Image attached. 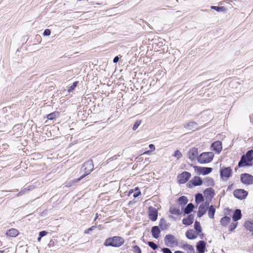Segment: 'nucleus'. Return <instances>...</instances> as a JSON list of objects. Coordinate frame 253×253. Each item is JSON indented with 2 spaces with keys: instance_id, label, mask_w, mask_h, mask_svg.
I'll list each match as a JSON object with an SVG mask.
<instances>
[{
  "instance_id": "nucleus-1",
  "label": "nucleus",
  "mask_w": 253,
  "mask_h": 253,
  "mask_svg": "<svg viewBox=\"0 0 253 253\" xmlns=\"http://www.w3.org/2000/svg\"><path fill=\"white\" fill-rule=\"evenodd\" d=\"M253 160V150H250L245 155L241 157V160L238 163L239 167L245 166L251 167L252 166L251 162Z\"/></svg>"
},
{
  "instance_id": "nucleus-2",
  "label": "nucleus",
  "mask_w": 253,
  "mask_h": 253,
  "mask_svg": "<svg viewBox=\"0 0 253 253\" xmlns=\"http://www.w3.org/2000/svg\"><path fill=\"white\" fill-rule=\"evenodd\" d=\"M125 243V240L120 236H114L107 238L104 243L105 246L120 247Z\"/></svg>"
},
{
  "instance_id": "nucleus-3",
  "label": "nucleus",
  "mask_w": 253,
  "mask_h": 253,
  "mask_svg": "<svg viewBox=\"0 0 253 253\" xmlns=\"http://www.w3.org/2000/svg\"><path fill=\"white\" fill-rule=\"evenodd\" d=\"M82 169H83V171H84V173L79 178L74 180V182H77L84 178L85 176L89 174L93 169V164L92 160H88L85 162Z\"/></svg>"
},
{
  "instance_id": "nucleus-4",
  "label": "nucleus",
  "mask_w": 253,
  "mask_h": 253,
  "mask_svg": "<svg viewBox=\"0 0 253 253\" xmlns=\"http://www.w3.org/2000/svg\"><path fill=\"white\" fill-rule=\"evenodd\" d=\"M214 154L212 152H204L197 157V160L200 164H206L212 161Z\"/></svg>"
},
{
  "instance_id": "nucleus-5",
  "label": "nucleus",
  "mask_w": 253,
  "mask_h": 253,
  "mask_svg": "<svg viewBox=\"0 0 253 253\" xmlns=\"http://www.w3.org/2000/svg\"><path fill=\"white\" fill-rule=\"evenodd\" d=\"M164 241L165 245L168 247H173L177 245L176 238L171 234L167 235L165 237Z\"/></svg>"
},
{
  "instance_id": "nucleus-6",
  "label": "nucleus",
  "mask_w": 253,
  "mask_h": 253,
  "mask_svg": "<svg viewBox=\"0 0 253 253\" xmlns=\"http://www.w3.org/2000/svg\"><path fill=\"white\" fill-rule=\"evenodd\" d=\"M195 170L198 174L206 175L212 171V169L208 167L194 166Z\"/></svg>"
},
{
  "instance_id": "nucleus-7",
  "label": "nucleus",
  "mask_w": 253,
  "mask_h": 253,
  "mask_svg": "<svg viewBox=\"0 0 253 253\" xmlns=\"http://www.w3.org/2000/svg\"><path fill=\"white\" fill-rule=\"evenodd\" d=\"M220 174L223 180H227L232 174V169L230 167L222 169L220 170Z\"/></svg>"
},
{
  "instance_id": "nucleus-8",
  "label": "nucleus",
  "mask_w": 253,
  "mask_h": 253,
  "mask_svg": "<svg viewBox=\"0 0 253 253\" xmlns=\"http://www.w3.org/2000/svg\"><path fill=\"white\" fill-rule=\"evenodd\" d=\"M241 181L245 184H252L253 183V176L248 173L242 174L241 175Z\"/></svg>"
},
{
  "instance_id": "nucleus-9",
  "label": "nucleus",
  "mask_w": 253,
  "mask_h": 253,
  "mask_svg": "<svg viewBox=\"0 0 253 253\" xmlns=\"http://www.w3.org/2000/svg\"><path fill=\"white\" fill-rule=\"evenodd\" d=\"M191 175V173L189 172H183L177 177L178 181L180 183H185L189 179Z\"/></svg>"
},
{
  "instance_id": "nucleus-10",
  "label": "nucleus",
  "mask_w": 253,
  "mask_h": 253,
  "mask_svg": "<svg viewBox=\"0 0 253 253\" xmlns=\"http://www.w3.org/2000/svg\"><path fill=\"white\" fill-rule=\"evenodd\" d=\"M148 215L149 218L153 221L157 220L158 217V211L156 208L150 207L148 209Z\"/></svg>"
},
{
  "instance_id": "nucleus-11",
  "label": "nucleus",
  "mask_w": 253,
  "mask_h": 253,
  "mask_svg": "<svg viewBox=\"0 0 253 253\" xmlns=\"http://www.w3.org/2000/svg\"><path fill=\"white\" fill-rule=\"evenodd\" d=\"M234 196L237 199L243 200L246 198L248 192L244 189H237L234 191Z\"/></svg>"
},
{
  "instance_id": "nucleus-12",
  "label": "nucleus",
  "mask_w": 253,
  "mask_h": 253,
  "mask_svg": "<svg viewBox=\"0 0 253 253\" xmlns=\"http://www.w3.org/2000/svg\"><path fill=\"white\" fill-rule=\"evenodd\" d=\"M198 155V149L196 148H192L189 150L187 153L188 158L191 161H193L197 159Z\"/></svg>"
},
{
  "instance_id": "nucleus-13",
  "label": "nucleus",
  "mask_w": 253,
  "mask_h": 253,
  "mask_svg": "<svg viewBox=\"0 0 253 253\" xmlns=\"http://www.w3.org/2000/svg\"><path fill=\"white\" fill-rule=\"evenodd\" d=\"M209 205V203L207 202L200 206L198 212V216L201 217L206 212Z\"/></svg>"
},
{
  "instance_id": "nucleus-14",
  "label": "nucleus",
  "mask_w": 253,
  "mask_h": 253,
  "mask_svg": "<svg viewBox=\"0 0 253 253\" xmlns=\"http://www.w3.org/2000/svg\"><path fill=\"white\" fill-rule=\"evenodd\" d=\"M192 184L194 186H200L203 184V181L199 176H195L189 182V185Z\"/></svg>"
},
{
  "instance_id": "nucleus-15",
  "label": "nucleus",
  "mask_w": 253,
  "mask_h": 253,
  "mask_svg": "<svg viewBox=\"0 0 253 253\" xmlns=\"http://www.w3.org/2000/svg\"><path fill=\"white\" fill-rule=\"evenodd\" d=\"M213 150L219 153L222 150V144L219 141H216L213 142L211 145Z\"/></svg>"
},
{
  "instance_id": "nucleus-16",
  "label": "nucleus",
  "mask_w": 253,
  "mask_h": 253,
  "mask_svg": "<svg viewBox=\"0 0 253 253\" xmlns=\"http://www.w3.org/2000/svg\"><path fill=\"white\" fill-rule=\"evenodd\" d=\"M196 247L198 253H204L206 248V243L203 241H200L198 243Z\"/></svg>"
},
{
  "instance_id": "nucleus-17",
  "label": "nucleus",
  "mask_w": 253,
  "mask_h": 253,
  "mask_svg": "<svg viewBox=\"0 0 253 253\" xmlns=\"http://www.w3.org/2000/svg\"><path fill=\"white\" fill-rule=\"evenodd\" d=\"M204 194L206 197L211 199L214 197V191L211 187L205 189L204 192Z\"/></svg>"
},
{
  "instance_id": "nucleus-18",
  "label": "nucleus",
  "mask_w": 253,
  "mask_h": 253,
  "mask_svg": "<svg viewBox=\"0 0 253 253\" xmlns=\"http://www.w3.org/2000/svg\"><path fill=\"white\" fill-rule=\"evenodd\" d=\"M194 221V215L192 214L189 215L187 218H183L182 223L186 225H189L193 223Z\"/></svg>"
},
{
  "instance_id": "nucleus-19",
  "label": "nucleus",
  "mask_w": 253,
  "mask_h": 253,
  "mask_svg": "<svg viewBox=\"0 0 253 253\" xmlns=\"http://www.w3.org/2000/svg\"><path fill=\"white\" fill-rule=\"evenodd\" d=\"M151 232L152 235L154 238L158 239L159 238L160 233V230L158 226H153L152 228Z\"/></svg>"
},
{
  "instance_id": "nucleus-20",
  "label": "nucleus",
  "mask_w": 253,
  "mask_h": 253,
  "mask_svg": "<svg viewBox=\"0 0 253 253\" xmlns=\"http://www.w3.org/2000/svg\"><path fill=\"white\" fill-rule=\"evenodd\" d=\"M242 217V213H241V211L239 209H237L235 211L233 216L232 218L233 220L234 221H236L240 219H241Z\"/></svg>"
},
{
  "instance_id": "nucleus-21",
  "label": "nucleus",
  "mask_w": 253,
  "mask_h": 253,
  "mask_svg": "<svg viewBox=\"0 0 253 253\" xmlns=\"http://www.w3.org/2000/svg\"><path fill=\"white\" fill-rule=\"evenodd\" d=\"M197 124L194 122H190L186 125L184 126V127L189 130H195L197 129Z\"/></svg>"
},
{
  "instance_id": "nucleus-22",
  "label": "nucleus",
  "mask_w": 253,
  "mask_h": 253,
  "mask_svg": "<svg viewBox=\"0 0 253 253\" xmlns=\"http://www.w3.org/2000/svg\"><path fill=\"white\" fill-rule=\"evenodd\" d=\"M18 234L19 231L15 228H11L6 232V235L12 237H16Z\"/></svg>"
},
{
  "instance_id": "nucleus-23",
  "label": "nucleus",
  "mask_w": 253,
  "mask_h": 253,
  "mask_svg": "<svg viewBox=\"0 0 253 253\" xmlns=\"http://www.w3.org/2000/svg\"><path fill=\"white\" fill-rule=\"evenodd\" d=\"M186 236L188 239L193 240L197 237V235L193 230H189L186 232Z\"/></svg>"
},
{
  "instance_id": "nucleus-24",
  "label": "nucleus",
  "mask_w": 253,
  "mask_h": 253,
  "mask_svg": "<svg viewBox=\"0 0 253 253\" xmlns=\"http://www.w3.org/2000/svg\"><path fill=\"white\" fill-rule=\"evenodd\" d=\"M204 183L207 186H213L214 185L213 179L211 177H206L204 180Z\"/></svg>"
},
{
  "instance_id": "nucleus-25",
  "label": "nucleus",
  "mask_w": 253,
  "mask_h": 253,
  "mask_svg": "<svg viewBox=\"0 0 253 253\" xmlns=\"http://www.w3.org/2000/svg\"><path fill=\"white\" fill-rule=\"evenodd\" d=\"M215 212V209L213 206L211 205L209 207L208 210V215L210 218H213Z\"/></svg>"
},
{
  "instance_id": "nucleus-26",
  "label": "nucleus",
  "mask_w": 253,
  "mask_h": 253,
  "mask_svg": "<svg viewBox=\"0 0 253 253\" xmlns=\"http://www.w3.org/2000/svg\"><path fill=\"white\" fill-rule=\"evenodd\" d=\"M246 228L253 233V221H247L245 223Z\"/></svg>"
},
{
  "instance_id": "nucleus-27",
  "label": "nucleus",
  "mask_w": 253,
  "mask_h": 253,
  "mask_svg": "<svg viewBox=\"0 0 253 253\" xmlns=\"http://www.w3.org/2000/svg\"><path fill=\"white\" fill-rule=\"evenodd\" d=\"M231 221V219L228 216H224L220 220V223L223 226H226Z\"/></svg>"
},
{
  "instance_id": "nucleus-28",
  "label": "nucleus",
  "mask_w": 253,
  "mask_h": 253,
  "mask_svg": "<svg viewBox=\"0 0 253 253\" xmlns=\"http://www.w3.org/2000/svg\"><path fill=\"white\" fill-rule=\"evenodd\" d=\"M194 207L193 204L190 203L188 204L184 209V213L186 214H189L193 211Z\"/></svg>"
},
{
  "instance_id": "nucleus-29",
  "label": "nucleus",
  "mask_w": 253,
  "mask_h": 253,
  "mask_svg": "<svg viewBox=\"0 0 253 253\" xmlns=\"http://www.w3.org/2000/svg\"><path fill=\"white\" fill-rule=\"evenodd\" d=\"M170 212L174 215H178L180 214L181 211L179 209H177L174 207H171L169 209Z\"/></svg>"
},
{
  "instance_id": "nucleus-30",
  "label": "nucleus",
  "mask_w": 253,
  "mask_h": 253,
  "mask_svg": "<svg viewBox=\"0 0 253 253\" xmlns=\"http://www.w3.org/2000/svg\"><path fill=\"white\" fill-rule=\"evenodd\" d=\"M59 115V113L57 112H54L47 115V119L48 120H52L57 118Z\"/></svg>"
},
{
  "instance_id": "nucleus-31",
  "label": "nucleus",
  "mask_w": 253,
  "mask_h": 253,
  "mask_svg": "<svg viewBox=\"0 0 253 253\" xmlns=\"http://www.w3.org/2000/svg\"><path fill=\"white\" fill-rule=\"evenodd\" d=\"M178 201L181 205L184 206L187 203L188 199L186 196H183L179 198Z\"/></svg>"
},
{
  "instance_id": "nucleus-32",
  "label": "nucleus",
  "mask_w": 253,
  "mask_h": 253,
  "mask_svg": "<svg viewBox=\"0 0 253 253\" xmlns=\"http://www.w3.org/2000/svg\"><path fill=\"white\" fill-rule=\"evenodd\" d=\"M204 200V198L202 194L198 193L195 196V201L197 204H199Z\"/></svg>"
},
{
  "instance_id": "nucleus-33",
  "label": "nucleus",
  "mask_w": 253,
  "mask_h": 253,
  "mask_svg": "<svg viewBox=\"0 0 253 253\" xmlns=\"http://www.w3.org/2000/svg\"><path fill=\"white\" fill-rule=\"evenodd\" d=\"M183 249L186 251H187L188 252H192L194 251L193 247L188 244H184L183 245Z\"/></svg>"
},
{
  "instance_id": "nucleus-34",
  "label": "nucleus",
  "mask_w": 253,
  "mask_h": 253,
  "mask_svg": "<svg viewBox=\"0 0 253 253\" xmlns=\"http://www.w3.org/2000/svg\"><path fill=\"white\" fill-rule=\"evenodd\" d=\"M194 228L198 233H200L202 232V228L199 222L197 221L195 222Z\"/></svg>"
},
{
  "instance_id": "nucleus-35",
  "label": "nucleus",
  "mask_w": 253,
  "mask_h": 253,
  "mask_svg": "<svg viewBox=\"0 0 253 253\" xmlns=\"http://www.w3.org/2000/svg\"><path fill=\"white\" fill-rule=\"evenodd\" d=\"M211 8L217 11H223L225 9V8L223 6H211Z\"/></svg>"
},
{
  "instance_id": "nucleus-36",
  "label": "nucleus",
  "mask_w": 253,
  "mask_h": 253,
  "mask_svg": "<svg viewBox=\"0 0 253 253\" xmlns=\"http://www.w3.org/2000/svg\"><path fill=\"white\" fill-rule=\"evenodd\" d=\"M78 83H79V82L78 81L75 82L73 84L69 87V88L68 89V92H70L72 91L74 89V88L77 86Z\"/></svg>"
},
{
  "instance_id": "nucleus-37",
  "label": "nucleus",
  "mask_w": 253,
  "mask_h": 253,
  "mask_svg": "<svg viewBox=\"0 0 253 253\" xmlns=\"http://www.w3.org/2000/svg\"><path fill=\"white\" fill-rule=\"evenodd\" d=\"M141 123V120H137L133 125V126L132 128L133 130H135L138 127V126L140 125Z\"/></svg>"
},
{
  "instance_id": "nucleus-38",
  "label": "nucleus",
  "mask_w": 253,
  "mask_h": 253,
  "mask_svg": "<svg viewBox=\"0 0 253 253\" xmlns=\"http://www.w3.org/2000/svg\"><path fill=\"white\" fill-rule=\"evenodd\" d=\"M133 251L134 253H141L140 248L137 246H134L133 247Z\"/></svg>"
},
{
  "instance_id": "nucleus-39",
  "label": "nucleus",
  "mask_w": 253,
  "mask_h": 253,
  "mask_svg": "<svg viewBox=\"0 0 253 253\" xmlns=\"http://www.w3.org/2000/svg\"><path fill=\"white\" fill-rule=\"evenodd\" d=\"M173 157H176L177 159H179L181 157L182 154L181 152L179 150H176L174 154L173 155Z\"/></svg>"
},
{
  "instance_id": "nucleus-40",
  "label": "nucleus",
  "mask_w": 253,
  "mask_h": 253,
  "mask_svg": "<svg viewBox=\"0 0 253 253\" xmlns=\"http://www.w3.org/2000/svg\"><path fill=\"white\" fill-rule=\"evenodd\" d=\"M148 245L153 250H156L158 248L157 245L153 242H149Z\"/></svg>"
},
{
  "instance_id": "nucleus-41",
  "label": "nucleus",
  "mask_w": 253,
  "mask_h": 253,
  "mask_svg": "<svg viewBox=\"0 0 253 253\" xmlns=\"http://www.w3.org/2000/svg\"><path fill=\"white\" fill-rule=\"evenodd\" d=\"M141 194L140 191L137 188H135V192L133 193V196L134 198L138 197Z\"/></svg>"
},
{
  "instance_id": "nucleus-42",
  "label": "nucleus",
  "mask_w": 253,
  "mask_h": 253,
  "mask_svg": "<svg viewBox=\"0 0 253 253\" xmlns=\"http://www.w3.org/2000/svg\"><path fill=\"white\" fill-rule=\"evenodd\" d=\"M237 227V223H234L230 225L229 227V230L230 231H233Z\"/></svg>"
},
{
  "instance_id": "nucleus-43",
  "label": "nucleus",
  "mask_w": 253,
  "mask_h": 253,
  "mask_svg": "<svg viewBox=\"0 0 253 253\" xmlns=\"http://www.w3.org/2000/svg\"><path fill=\"white\" fill-rule=\"evenodd\" d=\"M95 228H96L95 226H92L90 228L85 230L84 231V233L85 234H88L90 231L94 230Z\"/></svg>"
},
{
  "instance_id": "nucleus-44",
  "label": "nucleus",
  "mask_w": 253,
  "mask_h": 253,
  "mask_svg": "<svg viewBox=\"0 0 253 253\" xmlns=\"http://www.w3.org/2000/svg\"><path fill=\"white\" fill-rule=\"evenodd\" d=\"M50 30L49 29H45L43 32V35L44 36H48L50 34Z\"/></svg>"
},
{
  "instance_id": "nucleus-45",
  "label": "nucleus",
  "mask_w": 253,
  "mask_h": 253,
  "mask_svg": "<svg viewBox=\"0 0 253 253\" xmlns=\"http://www.w3.org/2000/svg\"><path fill=\"white\" fill-rule=\"evenodd\" d=\"M162 252L164 253H172L171 251L169 250V249L167 248H164L162 249Z\"/></svg>"
},
{
  "instance_id": "nucleus-46",
  "label": "nucleus",
  "mask_w": 253,
  "mask_h": 253,
  "mask_svg": "<svg viewBox=\"0 0 253 253\" xmlns=\"http://www.w3.org/2000/svg\"><path fill=\"white\" fill-rule=\"evenodd\" d=\"M166 224V221L164 219H161L160 221L159 226L162 227Z\"/></svg>"
},
{
  "instance_id": "nucleus-47",
  "label": "nucleus",
  "mask_w": 253,
  "mask_h": 253,
  "mask_svg": "<svg viewBox=\"0 0 253 253\" xmlns=\"http://www.w3.org/2000/svg\"><path fill=\"white\" fill-rule=\"evenodd\" d=\"M47 234V232L45 231H41L39 233V236H41V237H42L44 236H45Z\"/></svg>"
},
{
  "instance_id": "nucleus-48",
  "label": "nucleus",
  "mask_w": 253,
  "mask_h": 253,
  "mask_svg": "<svg viewBox=\"0 0 253 253\" xmlns=\"http://www.w3.org/2000/svg\"><path fill=\"white\" fill-rule=\"evenodd\" d=\"M119 156H120L119 155H115L113 157L110 158L108 160L109 161H113L115 160H116L117 159L118 157H119Z\"/></svg>"
},
{
  "instance_id": "nucleus-49",
  "label": "nucleus",
  "mask_w": 253,
  "mask_h": 253,
  "mask_svg": "<svg viewBox=\"0 0 253 253\" xmlns=\"http://www.w3.org/2000/svg\"><path fill=\"white\" fill-rule=\"evenodd\" d=\"M27 191L26 189H24V190H22L21 191H20V192H19L17 196H21L24 194H25L26 193V192Z\"/></svg>"
},
{
  "instance_id": "nucleus-50",
  "label": "nucleus",
  "mask_w": 253,
  "mask_h": 253,
  "mask_svg": "<svg viewBox=\"0 0 253 253\" xmlns=\"http://www.w3.org/2000/svg\"><path fill=\"white\" fill-rule=\"evenodd\" d=\"M119 58L118 56H116L114 59H113V62L114 63H117L118 61H119Z\"/></svg>"
},
{
  "instance_id": "nucleus-51",
  "label": "nucleus",
  "mask_w": 253,
  "mask_h": 253,
  "mask_svg": "<svg viewBox=\"0 0 253 253\" xmlns=\"http://www.w3.org/2000/svg\"><path fill=\"white\" fill-rule=\"evenodd\" d=\"M149 147L151 149H152L153 150H155V147L154 146V145L152 144H151L149 145Z\"/></svg>"
},
{
  "instance_id": "nucleus-52",
  "label": "nucleus",
  "mask_w": 253,
  "mask_h": 253,
  "mask_svg": "<svg viewBox=\"0 0 253 253\" xmlns=\"http://www.w3.org/2000/svg\"><path fill=\"white\" fill-rule=\"evenodd\" d=\"M150 152L151 151L150 150H147L144 153V154H149Z\"/></svg>"
},
{
  "instance_id": "nucleus-53",
  "label": "nucleus",
  "mask_w": 253,
  "mask_h": 253,
  "mask_svg": "<svg viewBox=\"0 0 253 253\" xmlns=\"http://www.w3.org/2000/svg\"><path fill=\"white\" fill-rule=\"evenodd\" d=\"M42 238V237H41V236H39V237H38V241L39 242H40V241H41V238Z\"/></svg>"
},
{
  "instance_id": "nucleus-54",
  "label": "nucleus",
  "mask_w": 253,
  "mask_h": 253,
  "mask_svg": "<svg viewBox=\"0 0 253 253\" xmlns=\"http://www.w3.org/2000/svg\"><path fill=\"white\" fill-rule=\"evenodd\" d=\"M98 216V214H97V213H96V217H95V219H94V220H95L97 218Z\"/></svg>"
},
{
  "instance_id": "nucleus-55",
  "label": "nucleus",
  "mask_w": 253,
  "mask_h": 253,
  "mask_svg": "<svg viewBox=\"0 0 253 253\" xmlns=\"http://www.w3.org/2000/svg\"><path fill=\"white\" fill-rule=\"evenodd\" d=\"M132 193V191H129V194H130V193Z\"/></svg>"
}]
</instances>
